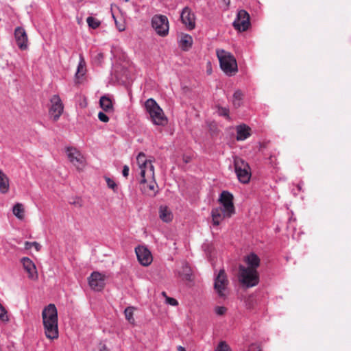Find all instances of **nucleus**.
Returning <instances> with one entry per match:
<instances>
[{"label": "nucleus", "instance_id": "nucleus-1", "mask_svg": "<svg viewBox=\"0 0 351 351\" xmlns=\"http://www.w3.org/2000/svg\"><path fill=\"white\" fill-rule=\"evenodd\" d=\"M216 53L221 70L229 76L234 75L238 71L237 60L234 56L223 49H217Z\"/></svg>", "mask_w": 351, "mask_h": 351}, {"label": "nucleus", "instance_id": "nucleus-2", "mask_svg": "<svg viewBox=\"0 0 351 351\" xmlns=\"http://www.w3.org/2000/svg\"><path fill=\"white\" fill-rule=\"evenodd\" d=\"M145 108L154 124L164 126L167 123L162 109L154 99H148L145 103Z\"/></svg>", "mask_w": 351, "mask_h": 351}, {"label": "nucleus", "instance_id": "nucleus-3", "mask_svg": "<svg viewBox=\"0 0 351 351\" xmlns=\"http://www.w3.org/2000/svg\"><path fill=\"white\" fill-rule=\"evenodd\" d=\"M239 280L243 286L250 288L258 285L259 276L257 270L245 268L242 265H239Z\"/></svg>", "mask_w": 351, "mask_h": 351}, {"label": "nucleus", "instance_id": "nucleus-4", "mask_svg": "<svg viewBox=\"0 0 351 351\" xmlns=\"http://www.w3.org/2000/svg\"><path fill=\"white\" fill-rule=\"evenodd\" d=\"M234 171L239 182L247 184L251 178V168L249 164L239 157L234 158Z\"/></svg>", "mask_w": 351, "mask_h": 351}, {"label": "nucleus", "instance_id": "nucleus-5", "mask_svg": "<svg viewBox=\"0 0 351 351\" xmlns=\"http://www.w3.org/2000/svg\"><path fill=\"white\" fill-rule=\"evenodd\" d=\"M151 23L152 27L158 36L165 37L169 34V21L166 16L162 14H155L152 18Z\"/></svg>", "mask_w": 351, "mask_h": 351}, {"label": "nucleus", "instance_id": "nucleus-6", "mask_svg": "<svg viewBox=\"0 0 351 351\" xmlns=\"http://www.w3.org/2000/svg\"><path fill=\"white\" fill-rule=\"evenodd\" d=\"M228 280L224 269H221L215 278L214 289L220 298H225L228 293Z\"/></svg>", "mask_w": 351, "mask_h": 351}, {"label": "nucleus", "instance_id": "nucleus-7", "mask_svg": "<svg viewBox=\"0 0 351 351\" xmlns=\"http://www.w3.org/2000/svg\"><path fill=\"white\" fill-rule=\"evenodd\" d=\"M219 202L221 205V207L225 210L228 218L230 217L235 212L232 194L228 191H222L220 194Z\"/></svg>", "mask_w": 351, "mask_h": 351}, {"label": "nucleus", "instance_id": "nucleus-8", "mask_svg": "<svg viewBox=\"0 0 351 351\" xmlns=\"http://www.w3.org/2000/svg\"><path fill=\"white\" fill-rule=\"evenodd\" d=\"M106 276L99 271H93L88 278V282L91 289L101 291L106 285Z\"/></svg>", "mask_w": 351, "mask_h": 351}, {"label": "nucleus", "instance_id": "nucleus-9", "mask_svg": "<svg viewBox=\"0 0 351 351\" xmlns=\"http://www.w3.org/2000/svg\"><path fill=\"white\" fill-rule=\"evenodd\" d=\"M232 25L239 32L246 31L250 25L249 14L244 10H239Z\"/></svg>", "mask_w": 351, "mask_h": 351}, {"label": "nucleus", "instance_id": "nucleus-10", "mask_svg": "<svg viewBox=\"0 0 351 351\" xmlns=\"http://www.w3.org/2000/svg\"><path fill=\"white\" fill-rule=\"evenodd\" d=\"M50 101L51 106L49 108V115L53 118L54 121H56L63 112L64 106L60 97L58 95H53Z\"/></svg>", "mask_w": 351, "mask_h": 351}, {"label": "nucleus", "instance_id": "nucleus-11", "mask_svg": "<svg viewBox=\"0 0 351 351\" xmlns=\"http://www.w3.org/2000/svg\"><path fill=\"white\" fill-rule=\"evenodd\" d=\"M135 252L138 262L143 266H148L152 262L150 251L145 246L138 245L135 248Z\"/></svg>", "mask_w": 351, "mask_h": 351}, {"label": "nucleus", "instance_id": "nucleus-12", "mask_svg": "<svg viewBox=\"0 0 351 351\" xmlns=\"http://www.w3.org/2000/svg\"><path fill=\"white\" fill-rule=\"evenodd\" d=\"M43 324L58 322V311L53 304L46 306L42 311Z\"/></svg>", "mask_w": 351, "mask_h": 351}, {"label": "nucleus", "instance_id": "nucleus-13", "mask_svg": "<svg viewBox=\"0 0 351 351\" xmlns=\"http://www.w3.org/2000/svg\"><path fill=\"white\" fill-rule=\"evenodd\" d=\"M14 38L19 48L21 50H26L28 48V38L25 29L17 27L14 29Z\"/></svg>", "mask_w": 351, "mask_h": 351}, {"label": "nucleus", "instance_id": "nucleus-14", "mask_svg": "<svg viewBox=\"0 0 351 351\" xmlns=\"http://www.w3.org/2000/svg\"><path fill=\"white\" fill-rule=\"evenodd\" d=\"M180 18L182 23L186 25L188 29L192 30L195 28V14L191 12L189 7H185L182 9L180 14Z\"/></svg>", "mask_w": 351, "mask_h": 351}, {"label": "nucleus", "instance_id": "nucleus-15", "mask_svg": "<svg viewBox=\"0 0 351 351\" xmlns=\"http://www.w3.org/2000/svg\"><path fill=\"white\" fill-rule=\"evenodd\" d=\"M44 332L46 337L53 340L58 338V322L43 324Z\"/></svg>", "mask_w": 351, "mask_h": 351}, {"label": "nucleus", "instance_id": "nucleus-16", "mask_svg": "<svg viewBox=\"0 0 351 351\" xmlns=\"http://www.w3.org/2000/svg\"><path fill=\"white\" fill-rule=\"evenodd\" d=\"M140 175L141 177V180L140 181L141 184H145L152 180L154 181L155 180L154 178V167L152 163H148L147 166L141 169Z\"/></svg>", "mask_w": 351, "mask_h": 351}, {"label": "nucleus", "instance_id": "nucleus-17", "mask_svg": "<svg viewBox=\"0 0 351 351\" xmlns=\"http://www.w3.org/2000/svg\"><path fill=\"white\" fill-rule=\"evenodd\" d=\"M21 263L23 265L24 269L28 274V277L31 279H35L37 278V271L34 263L32 261L27 258L23 257L21 259Z\"/></svg>", "mask_w": 351, "mask_h": 351}, {"label": "nucleus", "instance_id": "nucleus-18", "mask_svg": "<svg viewBox=\"0 0 351 351\" xmlns=\"http://www.w3.org/2000/svg\"><path fill=\"white\" fill-rule=\"evenodd\" d=\"M211 216L214 226H219L224 218L228 217L225 210H223L222 207L213 208Z\"/></svg>", "mask_w": 351, "mask_h": 351}, {"label": "nucleus", "instance_id": "nucleus-19", "mask_svg": "<svg viewBox=\"0 0 351 351\" xmlns=\"http://www.w3.org/2000/svg\"><path fill=\"white\" fill-rule=\"evenodd\" d=\"M244 262L247 264V267L245 268L257 270V268L260 265V258L259 257L254 253L252 252L250 254L247 255L244 258Z\"/></svg>", "mask_w": 351, "mask_h": 351}, {"label": "nucleus", "instance_id": "nucleus-20", "mask_svg": "<svg viewBox=\"0 0 351 351\" xmlns=\"http://www.w3.org/2000/svg\"><path fill=\"white\" fill-rule=\"evenodd\" d=\"M66 154L69 160L75 165L83 163V157L75 148L68 147L66 149Z\"/></svg>", "mask_w": 351, "mask_h": 351}, {"label": "nucleus", "instance_id": "nucleus-21", "mask_svg": "<svg viewBox=\"0 0 351 351\" xmlns=\"http://www.w3.org/2000/svg\"><path fill=\"white\" fill-rule=\"evenodd\" d=\"M237 140L244 141L250 136V128L245 124H241L236 128Z\"/></svg>", "mask_w": 351, "mask_h": 351}, {"label": "nucleus", "instance_id": "nucleus-22", "mask_svg": "<svg viewBox=\"0 0 351 351\" xmlns=\"http://www.w3.org/2000/svg\"><path fill=\"white\" fill-rule=\"evenodd\" d=\"M193 45V38L189 34H184L181 36L180 46L184 51H188Z\"/></svg>", "mask_w": 351, "mask_h": 351}, {"label": "nucleus", "instance_id": "nucleus-23", "mask_svg": "<svg viewBox=\"0 0 351 351\" xmlns=\"http://www.w3.org/2000/svg\"><path fill=\"white\" fill-rule=\"evenodd\" d=\"M10 188L8 176L0 169V192L5 194L8 192Z\"/></svg>", "mask_w": 351, "mask_h": 351}, {"label": "nucleus", "instance_id": "nucleus-24", "mask_svg": "<svg viewBox=\"0 0 351 351\" xmlns=\"http://www.w3.org/2000/svg\"><path fill=\"white\" fill-rule=\"evenodd\" d=\"M192 271L188 263H184L182 264L181 269L178 271V276L183 280H190Z\"/></svg>", "mask_w": 351, "mask_h": 351}, {"label": "nucleus", "instance_id": "nucleus-25", "mask_svg": "<svg viewBox=\"0 0 351 351\" xmlns=\"http://www.w3.org/2000/svg\"><path fill=\"white\" fill-rule=\"evenodd\" d=\"M160 218L165 222H169L172 219V213L167 206H161L159 209Z\"/></svg>", "mask_w": 351, "mask_h": 351}, {"label": "nucleus", "instance_id": "nucleus-26", "mask_svg": "<svg viewBox=\"0 0 351 351\" xmlns=\"http://www.w3.org/2000/svg\"><path fill=\"white\" fill-rule=\"evenodd\" d=\"M12 212L19 219L24 218L25 210L22 204L16 203L12 208Z\"/></svg>", "mask_w": 351, "mask_h": 351}, {"label": "nucleus", "instance_id": "nucleus-27", "mask_svg": "<svg viewBox=\"0 0 351 351\" xmlns=\"http://www.w3.org/2000/svg\"><path fill=\"white\" fill-rule=\"evenodd\" d=\"M86 72V63L82 56H80V62L77 65V71L75 76L77 78H80L83 76Z\"/></svg>", "mask_w": 351, "mask_h": 351}, {"label": "nucleus", "instance_id": "nucleus-28", "mask_svg": "<svg viewBox=\"0 0 351 351\" xmlns=\"http://www.w3.org/2000/svg\"><path fill=\"white\" fill-rule=\"evenodd\" d=\"M99 103L101 108L106 112L112 109V101L106 96H102L100 98Z\"/></svg>", "mask_w": 351, "mask_h": 351}, {"label": "nucleus", "instance_id": "nucleus-29", "mask_svg": "<svg viewBox=\"0 0 351 351\" xmlns=\"http://www.w3.org/2000/svg\"><path fill=\"white\" fill-rule=\"evenodd\" d=\"M243 93L240 90H237L233 94L232 103L235 108L241 106L243 99Z\"/></svg>", "mask_w": 351, "mask_h": 351}, {"label": "nucleus", "instance_id": "nucleus-30", "mask_svg": "<svg viewBox=\"0 0 351 351\" xmlns=\"http://www.w3.org/2000/svg\"><path fill=\"white\" fill-rule=\"evenodd\" d=\"M136 162H137V164H138L140 169L141 168L147 166V165L148 163H152L151 160L146 159L145 154L142 152L139 153L138 155L137 156Z\"/></svg>", "mask_w": 351, "mask_h": 351}, {"label": "nucleus", "instance_id": "nucleus-31", "mask_svg": "<svg viewBox=\"0 0 351 351\" xmlns=\"http://www.w3.org/2000/svg\"><path fill=\"white\" fill-rule=\"evenodd\" d=\"M135 310V308L133 306H129L127 307L124 311V314L125 319L130 323L134 324V319L133 317L134 315V311Z\"/></svg>", "mask_w": 351, "mask_h": 351}, {"label": "nucleus", "instance_id": "nucleus-32", "mask_svg": "<svg viewBox=\"0 0 351 351\" xmlns=\"http://www.w3.org/2000/svg\"><path fill=\"white\" fill-rule=\"evenodd\" d=\"M88 26L93 29H97L100 25V21L93 16H88L86 19Z\"/></svg>", "mask_w": 351, "mask_h": 351}, {"label": "nucleus", "instance_id": "nucleus-33", "mask_svg": "<svg viewBox=\"0 0 351 351\" xmlns=\"http://www.w3.org/2000/svg\"><path fill=\"white\" fill-rule=\"evenodd\" d=\"M0 320L3 322H8L9 318L8 316V312L4 306L0 303Z\"/></svg>", "mask_w": 351, "mask_h": 351}, {"label": "nucleus", "instance_id": "nucleus-34", "mask_svg": "<svg viewBox=\"0 0 351 351\" xmlns=\"http://www.w3.org/2000/svg\"><path fill=\"white\" fill-rule=\"evenodd\" d=\"M217 113L219 116L224 117L227 119L230 120V117L229 116V109L228 108L218 106Z\"/></svg>", "mask_w": 351, "mask_h": 351}, {"label": "nucleus", "instance_id": "nucleus-35", "mask_svg": "<svg viewBox=\"0 0 351 351\" xmlns=\"http://www.w3.org/2000/svg\"><path fill=\"white\" fill-rule=\"evenodd\" d=\"M214 351H232L230 347L225 342L220 341Z\"/></svg>", "mask_w": 351, "mask_h": 351}, {"label": "nucleus", "instance_id": "nucleus-36", "mask_svg": "<svg viewBox=\"0 0 351 351\" xmlns=\"http://www.w3.org/2000/svg\"><path fill=\"white\" fill-rule=\"evenodd\" d=\"M105 180L108 188L112 189L114 192H117V184H116L114 180L108 177H105Z\"/></svg>", "mask_w": 351, "mask_h": 351}, {"label": "nucleus", "instance_id": "nucleus-37", "mask_svg": "<svg viewBox=\"0 0 351 351\" xmlns=\"http://www.w3.org/2000/svg\"><path fill=\"white\" fill-rule=\"evenodd\" d=\"M148 182H149V184L147 185V187L149 189V191L145 190V192L147 193L149 195H156V193L154 191L155 184H156L155 180H154V181H152V180H149V181Z\"/></svg>", "mask_w": 351, "mask_h": 351}, {"label": "nucleus", "instance_id": "nucleus-38", "mask_svg": "<svg viewBox=\"0 0 351 351\" xmlns=\"http://www.w3.org/2000/svg\"><path fill=\"white\" fill-rule=\"evenodd\" d=\"M27 245H32V247H34V248L36 250V251H39L41 248L40 245L36 241H34V242L26 241L25 242V248L29 249V247H27Z\"/></svg>", "mask_w": 351, "mask_h": 351}, {"label": "nucleus", "instance_id": "nucleus-39", "mask_svg": "<svg viewBox=\"0 0 351 351\" xmlns=\"http://www.w3.org/2000/svg\"><path fill=\"white\" fill-rule=\"evenodd\" d=\"M226 308L224 306H217L215 308V312L218 315H223L226 312Z\"/></svg>", "mask_w": 351, "mask_h": 351}, {"label": "nucleus", "instance_id": "nucleus-40", "mask_svg": "<svg viewBox=\"0 0 351 351\" xmlns=\"http://www.w3.org/2000/svg\"><path fill=\"white\" fill-rule=\"evenodd\" d=\"M166 303L173 306H176L178 304V302L175 298L168 296H166Z\"/></svg>", "mask_w": 351, "mask_h": 351}, {"label": "nucleus", "instance_id": "nucleus-41", "mask_svg": "<svg viewBox=\"0 0 351 351\" xmlns=\"http://www.w3.org/2000/svg\"><path fill=\"white\" fill-rule=\"evenodd\" d=\"M98 118L101 121H102L104 123H106L109 121L108 117L105 113H104L102 112H99Z\"/></svg>", "mask_w": 351, "mask_h": 351}, {"label": "nucleus", "instance_id": "nucleus-42", "mask_svg": "<svg viewBox=\"0 0 351 351\" xmlns=\"http://www.w3.org/2000/svg\"><path fill=\"white\" fill-rule=\"evenodd\" d=\"M70 204H73V205H75V206L79 207V208H80V207H82V199H81L80 198H79V197H75V198L73 199V201H72V202L71 201V202H70Z\"/></svg>", "mask_w": 351, "mask_h": 351}, {"label": "nucleus", "instance_id": "nucleus-43", "mask_svg": "<svg viewBox=\"0 0 351 351\" xmlns=\"http://www.w3.org/2000/svg\"><path fill=\"white\" fill-rule=\"evenodd\" d=\"M247 351H261V350L259 346L252 343L249 346Z\"/></svg>", "mask_w": 351, "mask_h": 351}, {"label": "nucleus", "instance_id": "nucleus-44", "mask_svg": "<svg viewBox=\"0 0 351 351\" xmlns=\"http://www.w3.org/2000/svg\"><path fill=\"white\" fill-rule=\"evenodd\" d=\"M129 171H130L129 167L126 165H124L123 167V170H122L123 176L127 178L129 175Z\"/></svg>", "mask_w": 351, "mask_h": 351}, {"label": "nucleus", "instance_id": "nucleus-45", "mask_svg": "<svg viewBox=\"0 0 351 351\" xmlns=\"http://www.w3.org/2000/svg\"><path fill=\"white\" fill-rule=\"evenodd\" d=\"M176 351H186L185 348L181 346H179L178 348H177V350Z\"/></svg>", "mask_w": 351, "mask_h": 351}, {"label": "nucleus", "instance_id": "nucleus-46", "mask_svg": "<svg viewBox=\"0 0 351 351\" xmlns=\"http://www.w3.org/2000/svg\"><path fill=\"white\" fill-rule=\"evenodd\" d=\"M100 351H108V350L106 345H103L102 347L100 348Z\"/></svg>", "mask_w": 351, "mask_h": 351}, {"label": "nucleus", "instance_id": "nucleus-47", "mask_svg": "<svg viewBox=\"0 0 351 351\" xmlns=\"http://www.w3.org/2000/svg\"><path fill=\"white\" fill-rule=\"evenodd\" d=\"M223 2L227 5H228L230 3V0H223Z\"/></svg>", "mask_w": 351, "mask_h": 351}, {"label": "nucleus", "instance_id": "nucleus-48", "mask_svg": "<svg viewBox=\"0 0 351 351\" xmlns=\"http://www.w3.org/2000/svg\"><path fill=\"white\" fill-rule=\"evenodd\" d=\"M162 295L163 296H165V298H166V296H167V294H166V293H165V291H163V292L162 293Z\"/></svg>", "mask_w": 351, "mask_h": 351}, {"label": "nucleus", "instance_id": "nucleus-49", "mask_svg": "<svg viewBox=\"0 0 351 351\" xmlns=\"http://www.w3.org/2000/svg\"><path fill=\"white\" fill-rule=\"evenodd\" d=\"M119 31H123V30H124V28H120L119 27Z\"/></svg>", "mask_w": 351, "mask_h": 351}, {"label": "nucleus", "instance_id": "nucleus-50", "mask_svg": "<svg viewBox=\"0 0 351 351\" xmlns=\"http://www.w3.org/2000/svg\"><path fill=\"white\" fill-rule=\"evenodd\" d=\"M27 247H29V249L32 247V245H27Z\"/></svg>", "mask_w": 351, "mask_h": 351}, {"label": "nucleus", "instance_id": "nucleus-51", "mask_svg": "<svg viewBox=\"0 0 351 351\" xmlns=\"http://www.w3.org/2000/svg\"><path fill=\"white\" fill-rule=\"evenodd\" d=\"M99 56H101V58H102V57H103V56H102V54H101V53H99Z\"/></svg>", "mask_w": 351, "mask_h": 351}]
</instances>
